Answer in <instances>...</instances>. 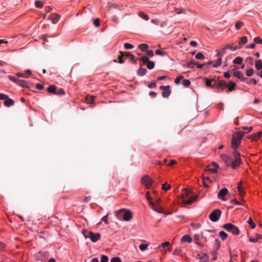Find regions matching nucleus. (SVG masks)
I'll use <instances>...</instances> for the list:
<instances>
[{
  "label": "nucleus",
  "instance_id": "obj_1",
  "mask_svg": "<svg viewBox=\"0 0 262 262\" xmlns=\"http://www.w3.org/2000/svg\"><path fill=\"white\" fill-rule=\"evenodd\" d=\"M244 134L245 132H236L233 134L231 140V147L234 150H236L238 148Z\"/></svg>",
  "mask_w": 262,
  "mask_h": 262
},
{
  "label": "nucleus",
  "instance_id": "obj_2",
  "mask_svg": "<svg viewBox=\"0 0 262 262\" xmlns=\"http://www.w3.org/2000/svg\"><path fill=\"white\" fill-rule=\"evenodd\" d=\"M115 216L119 220H123L125 221H128L133 218L131 211L125 209H121L116 211Z\"/></svg>",
  "mask_w": 262,
  "mask_h": 262
},
{
  "label": "nucleus",
  "instance_id": "obj_3",
  "mask_svg": "<svg viewBox=\"0 0 262 262\" xmlns=\"http://www.w3.org/2000/svg\"><path fill=\"white\" fill-rule=\"evenodd\" d=\"M85 238H89L93 242H96L100 238V234L99 233H93L91 231L83 229L82 231Z\"/></svg>",
  "mask_w": 262,
  "mask_h": 262
},
{
  "label": "nucleus",
  "instance_id": "obj_4",
  "mask_svg": "<svg viewBox=\"0 0 262 262\" xmlns=\"http://www.w3.org/2000/svg\"><path fill=\"white\" fill-rule=\"evenodd\" d=\"M233 156H234V159L233 161H231L230 165L233 169H235L238 167L242 162L241 158V154L237 150H234L233 152Z\"/></svg>",
  "mask_w": 262,
  "mask_h": 262
},
{
  "label": "nucleus",
  "instance_id": "obj_5",
  "mask_svg": "<svg viewBox=\"0 0 262 262\" xmlns=\"http://www.w3.org/2000/svg\"><path fill=\"white\" fill-rule=\"evenodd\" d=\"M222 227L227 231L232 232V233L234 235H237L240 233V231L238 227L231 223L225 224Z\"/></svg>",
  "mask_w": 262,
  "mask_h": 262
},
{
  "label": "nucleus",
  "instance_id": "obj_6",
  "mask_svg": "<svg viewBox=\"0 0 262 262\" xmlns=\"http://www.w3.org/2000/svg\"><path fill=\"white\" fill-rule=\"evenodd\" d=\"M222 214V211L220 209H215L212 211L209 215L210 220L213 222H217Z\"/></svg>",
  "mask_w": 262,
  "mask_h": 262
},
{
  "label": "nucleus",
  "instance_id": "obj_7",
  "mask_svg": "<svg viewBox=\"0 0 262 262\" xmlns=\"http://www.w3.org/2000/svg\"><path fill=\"white\" fill-rule=\"evenodd\" d=\"M141 183L148 189L151 186L153 181L148 175H145L141 179Z\"/></svg>",
  "mask_w": 262,
  "mask_h": 262
},
{
  "label": "nucleus",
  "instance_id": "obj_8",
  "mask_svg": "<svg viewBox=\"0 0 262 262\" xmlns=\"http://www.w3.org/2000/svg\"><path fill=\"white\" fill-rule=\"evenodd\" d=\"M214 86L221 89L222 90H224L225 88H227L228 84L227 82L223 80L216 79L214 81Z\"/></svg>",
  "mask_w": 262,
  "mask_h": 262
},
{
  "label": "nucleus",
  "instance_id": "obj_9",
  "mask_svg": "<svg viewBox=\"0 0 262 262\" xmlns=\"http://www.w3.org/2000/svg\"><path fill=\"white\" fill-rule=\"evenodd\" d=\"M160 89L163 90L162 95L163 97L167 98L170 95L171 91L170 90L169 85H161L160 86Z\"/></svg>",
  "mask_w": 262,
  "mask_h": 262
},
{
  "label": "nucleus",
  "instance_id": "obj_10",
  "mask_svg": "<svg viewBox=\"0 0 262 262\" xmlns=\"http://www.w3.org/2000/svg\"><path fill=\"white\" fill-rule=\"evenodd\" d=\"M150 205H151V207H152V209L154 210L155 211H157L160 213H164V214H167L165 211L163 210V208L157 204H155L153 202H150ZM170 213H168V214H170Z\"/></svg>",
  "mask_w": 262,
  "mask_h": 262
},
{
  "label": "nucleus",
  "instance_id": "obj_11",
  "mask_svg": "<svg viewBox=\"0 0 262 262\" xmlns=\"http://www.w3.org/2000/svg\"><path fill=\"white\" fill-rule=\"evenodd\" d=\"M228 192V189L226 188H224L222 189L218 193L217 196L219 199L222 200L223 201L227 200L225 199V196L227 194Z\"/></svg>",
  "mask_w": 262,
  "mask_h": 262
},
{
  "label": "nucleus",
  "instance_id": "obj_12",
  "mask_svg": "<svg viewBox=\"0 0 262 262\" xmlns=\"http://www.w3.org/2000/svg\"><path fill=\"white\" fill-rule=\"evenodd\" d=\"M233 75L243 81H247L248 80L247 78L244 77L241 72L239 71H234Z\"/></svg>",
  "mask_w": 262,
  "mask_h": 262
},
{
  "label": "nucleus",
  "instance_id": "obj_13",
  "mask_svg": "<svg viewBox=\"0 0 262 262\" xmlns=\"http://www.w3.org/2000/svg\"><path fill=\"white\" fill-rule=\"evenodd\" d=\"M197 198H198V195H195V196L190 197L187 200H183V203L185 205H190L196 200Z\"/></svg>",
  "mask_w": 262,
  "mask_h": 262
},
{
  "label": "nucleus",
  "instance_id": "obj_14",
  "mask_svg": "<svg viewBox=\"0 0 262 262\" xmlns=\"http://www.w3.org/2000/svg\"><path fill=\"white\" fill-rule=\"evenodd\" d=\"M222 160L226 163L227 166H230L231 163V159L227 155H221V156Z\"/></svg>",
  "mask_w": 262,
  "mask_h": 262
},
{
  "label": "nucleus",
  "instance_id": "obj_15",
  "mask_svg": "<svg viewBox=\"0 0 262 262\" xmlns=\"http://www.w3.org/2000/svg\"><path fill=\"white\" fill-rule=\"evenodd\" d=\"M198 256L200 259V262H207L209 259V256L206 253L198 254Z\"/></svg>",
  "mask_w": 262,
  "mask_h": 262
},
{
  "label": "nucleus",
  "instance_id": "obj_16",
  "mask_svg": "<svg viewBox=\"0 0 262 262\" xmlns=\"http://www.w3.org/2000/svg\"><path fill=\"white\" fill-rule=\"evenodd\" d=\"M262 134L261 132H259L257 133H256L255 134L251 135L249 137V139H251L253 140H257L261 138Z\"/></svg>",
  "mask_w": 262,
  "mask_h": 262
},
{
  "label": "nucleus",
  "instance_id": "obj_17",
  "mask_svg": "<svg viewBox=\"0 0 262 262\" xmlns=\"http://www.w3.org/2000/svg\"><path fill=\"white\" fill-rule=\"evenodd\" d=\"M59 18V15L57 14H52L50 16V19L52 20L53 24H56Z\"/></svg>",
  "mask_w": 262,
  "mask_h": 262
},
{
  "label": "nucleus",
  "instance_id": "obj_18",
  "mask_svg": "<svg viewBox=\"0 0 262 262\" xmlns=\"http://www.w3.org/2000/svg\"><path fill=\"white\" fill-rule=\"evenodd\" d=\"M31 75V71L30 70H27L25 71V73H17L16 75L18 77H24L28 78L30 75Z\"/></svg>",
  "mask_w": 262,
  "mask_h": 262
},
{
  "label": "nucleus",
  "instance_id": "obj_19",
  "mask_svg": "<svg viewBox=\"0 0 262 262\" xmlns=\"http://www.w3.org/2000/svg\"><path fill=\"white\" fill-rule=\"evenodd\" d=\"M47 91L52 94L55 95L57 91V87L55 85H50L49 86Z\"/></svg>",
  "mask_w": 262,
  "mask_h": 262
},
{
  "label": "nucleus",
  "instance_id": "obj_20",
  "mask_svg": "<svg viewBox=\"0 0 262 262\" xmlns=\"http://www.w3.org/2000/svg\"><path fill=\"white\" fill-rule=\"evenodd\" d=\"M204 79H205V84L207 86H211L212 88L214 87L213 84H214V81H215L216 79H208L207 78H205Z\"/></svg>",
  "mask_w": 262,
  "mask_h": 262
},
{
  "label": "nucleus",
  "instance_id": "obj_21",
  "mask_svg": "<svg viewBox=\"0 0 262 262\" xmlns=\"http://www.w3.org/2000/svg\"><path fill=\"white\" fill-rule=\"evenodd\" d=\"M4 104L5 105V106H6L7 107H10L11 106H13L14 105V101L8 98L7 99H6L5 102H4Z\"/></svg>",
  "mask_w": 262,
  "mask_h": 262
},
{
  "label": "nucleus",
  "instance_id": "obj_22",
  "mask_svg": "<svg viewBox=\"0 0 262 262\" xmlns=\"http://www.w3.org/2000/svg\"><path fill=\"white\" fill-rule=\"evenodd\" d=\"M236 86V83L232 81H229V84H228V91H230V92H231L232 91H234V88Z\"/></svg>",
  "mask_w": 262,
  "mask_h": 262
},
{
  "label": "nucleus",
  "instance_id": "obj_23",
  "mask_svg": "<svg viewBox=\"0 0 262 262\" xmlns=\"http://www.w3.org/2000/svg\"><path fill=\"white\" fill-rule=\"evenodd\" d=\"M247 42V38L246 36H243L241 37L239 40L238 45L240 48L242 47V46L245 45Z\"/></svg>",
  "mask_w": 262,
  "mask_h": 262
},
{
  "label": "nucleus",
  "instance_id": "obj_24",
  "mask_svg": "<svg viewBox=\"0 0 262 262\" xmlns=\"http://www.w3.org/2000/svg\"><path fill=\"white\" fill-rule=\"evenodd\" d=\"M225 47H226V49H227V50L230 49L232 51H235L237 49H240V47H237L236 46H235L234 45V43H232L231 45H228L226 46Z\"/></svg>",
  "mask_w": 262,
  "mask_h": 262
},
{
  "label": "nucleus",
  "instance_id": "obj_25",
  "mask_svg": "<svg viewBox=\"0 0 262 262\" xmlns=\"http://www.w3.org/2000/svg\"><path fill=\"white\" fill-rule=\"evenodd\" d=\"M181 242H187L188 243H191L192 242V238L189 235H185L182 237Z\"/></svg>",
  "mask_w": 262,
  "mask_h": 262
},
{
  "label": "nucleus",
  "instance_id": "obj_26",
  "mask_svg": "<svg viewBox=\"0 0 262 262\" xmlns=\"http://www.w3.org/2000/svg\"><path fill=\"white\" fill-rule=\"evenodd\" d=\"M18 84L21 86L22 87L29 88V83L27 81L19 79L18 81Z\"/></svg>",
  "mask_w": 262,
  "mask_h": 262
},
{
  "label": "nucleus",
  "instance_id": "obj_27",
  "mask_svg": "<svg viewBox=\"0 0 262 262\" xmlns=\"http://www.w3.org/2000/svg\"><path fill=\"white\" fill-rule=\"evenodd\" d=\"M227 49H226V47L222 48L221 51L216 50V52H217L216 56H223L225 53H226V50Z\"/></svg>",
  "mask_w": 262,
  "mask_h": 262
},
{
  "label": "nucleus",
  "instance_id": "obj_28",
  "mask_svg": "<svg viewBox=\"0 0 262 262\" xmlns=\"http://www.w3.org/2000/svg\"><path fill=\"white\" fill-rule=\"evenodd\" d=\"M139 48H140L142 51L145 52L147 51L148 46L147 44L142 43L139 45Z\"/></svg>",
  "mask_w": 262,
  "mask_h": 262
},
{
  "label": "nucleus",
  "instance_id": "obj_29",
  "mask_svg": "<svg viewBox=\"0 0 262 262\" xmlns=\"http://www.w3.org/2000/svg\"><path fill=\"white\" fill-rule=\"evenodd\" d=\"M147 72V70L145 68H140L137 71V74L140 76L144 75Z\"/></svg>",
  "mask_w": 262,
  "mask_h": 262
},
{
  "label": "nucleus",
  "instance_id": "obj_30",
  "mask_svg": "<svg viewBox=\"0 0 262 262\" xmlns=\"http://www.w3.org/2000/svg\"><path fill=\"white\" fill-rule=\"evenodd\" d=\"M218 58L216 60V62L215 64H213V67L217 68L221 65L222 63V57L217 56Z\"/></svg>",
  "mask_w": 262,
  "mask_h": 262
},
{
  "label": "nucleus",
  "instance_id": "obj_31",
  "mask_svg": "<svg viewBox=\"0 0 262 262\" xmlns=\"http://www.w3.org/2000/svg\"><path fill=\"white\" fill-rule=\"evenodd\" d=\"M123 52H120V55H119L118 57V62L120 63H123L124 62L125 60L123 59Z\"/></svg>",
  "mask_w": 262,
  "mask_h": 262
},
{
  "label": "nucleus",
  "instance_id": "obj_32",
  "mask_svg": "<svg viewBox=\"0 0 262 262\" xmlns=\"http://www.w3.org/2000/svg\"><path fill=\"white\" fill-rule=\"evenodd\" d=\"M219 236L222 240H225L228 236V235L224 231H222L219 233Z\"/></svg>",
  "mask_w": 262,
  "mask_h": 262
},
{
  "label": "nucleus",
  "instance_id": "obj_33",
  "mask_svg": "<svg viewBox=\"0 0 262 262\" xmlns=\"http://www.w3.org/2000/svg\"><path fill=\"white\" fill-rule=\"evenodd\" d=\"M242 61L243 59L241 57H237L234 59L233 62L235 64H241Z\"/></svg>",
  "mask_w": 262,
  "mask_h": 262
},
{
  "label": "nucleus",
  "instance_id": "obj_34",
  "mask_svg": "<svg viewBox=\"0 0 262 262\" xmlns=\"http://www.w3.org/2000/svg\"><path fill=\"white\" fill-rule=\"evenodd\" d=\"M205 170L206 171H210L212 173H216L217 171V169H216V167H215V168H210V166H207L206 167Z\"/></svg>",
  "mask_w": 262,
  "mask_h": 262
},
{
  "label": "nucleus",
  "instance_id": "obj_35",
  "mask_svg": "<svg viewBox=\"0 0 262 262\" xmlns=\"http://www.w3.org/2000/svg\"><path fill=\"white\" fill-rule=\"evenodd\" d=\"M255 68L257 70L262 69V61L261 60L256 61L255 63Z\"/></svg>",
  "mask_w": 262,
  "mask_h": 262
},
{
  "label": "nucleus",
  "instance_id": "obj_36",
  "mask_svg": "<svg viewBox=\"0 0 262 262\" xmlns=\"http://www.w3.org/2000/svg\"><path fill=\"white\" fill-rule=\"evenodd\" d=\"M184 194L182 195L183 198H184V195H185L186 196H188L190 194L192 193V191L191 190H190L189 188H185V189H184Z\"/></svg>",
  "mask_w": 262,
  "mask_h": 262
},
{
  "label": "nucleus",
  "instance_id": "obj_37",
  "mask_svg": "<svg viewBox=\"0 0 262 262\" xmlns=\"http://www.w3.org/2000/svg\"><path fill=\"white\" fill-rule=\"evenodd\" d=\"M139 15L140 17H141L142 18L144 19L145 20H148L149 19V17L148 16V15L145 14L143 12H140L139 14Z\"/></svg>",
  "mask_w": 262,
  "mask_h": 262
},
{
  "label": "nucleus",
  "instance_id": "obj_38",
  "mask_svg": "<svg viewBox=\"0 0 262 262\" xmlns=\"http://www.w3.org/2000/svg\"><path fill=\"white\" fill-rule=\"evenodd\" d=\"M154 67H155V63L153 61H149L147 63V68L148 69L151 70V69H154Z\"/></svg>",
  "mask_w": 262,
  "mask_h": 262
},
{
  "label": "nucleus",
  "instance_id": "obj_39",
  "mask_svg": "<svg viewBox=\"0 0 262 262\" xmlns=\"http://www.w3.org/2000/svg\"><path fill=\"white\" fill-rule=\"evenodd\" d=\"M196 62L192 60L187 63V67L188 68H193L194 66H196Z\"/></svg>",
  "mask_w": 262,
  "mask_h": 262
},
{
  "label": "nucleus",
  "instance_id": "obj_40",
  "mask_svg": "<svg viewBox=\"0 0 262 262\" xmlns=\"http://www.w3.org/2000/svg\"><path fill=\"white\" fill-rule=\"evenodd\" d=\"M140 61H142L144 64L147 63L149 60L147 57L143 56L140 59Z\"/></svg>",
  "mask_w": 262,
  "mask_h": 262
},
{
  "label": "nucleus",
  "instance_id": "obj_41",
  "mask_svg": "<svg viewBox=\"0 0 262 262\" xmlns=\"http://www.w3.org/2000/svg\"><path fill=\"white\" fill-rule=\"evenodd\" d=\"M195 58L197 59L202 60L205 58V56L202 53L199 52L196 54Z\"/></svg>",
  "mask_w": 262,
  "mask_h": 262
},
{
  "label": "nucleus",
  "instance_id": "obj_42",
  "mask_svg": "<svg viewBox=\"0 0 262 262\" xmlns=\"http://www.w3.org/2000/svg\"><path fill=\"white\" fill-rule=\"evenodd\" d=\"M156 55L164 56L166 55V52L160 50H157L155 52Z\"/></svg>",
  "mask_w": 262,
  "mask_h": 262
},
{
  "label": "nucleus",
  "instance_id": "obj_43",
  "mask_svg": "<svg viewBox=\"0 0 262 262\" xmlns=\"http://www.w3.org/2000/svg\"><path fill=\"white\" fill-rule=\"evenodd\" d=\"M95 99V97L92 96L90 97H88L86 101L88 103L93 104Z\"/></svg>",
  "mask_w": 262,
  "mask_h": 262
},
{
  "label": "nucleus",
  "instance_id": "obj_44",
  "mask_svg": "<svg viewBox=\"0 0 262 262\" xmlns=\"http://www.w3.org/2000/svg\"><path fill=\"white\" fill-rule=\"evenodd\" d=\"M170 187L171 186L167 183H164L162 185V189L164 191H167Z\"/></svg>",
  "mask_w": 262,
  "mask_h": 262
},
{
  "label": "nucleus",
  "instance_id": "obj_45",
  "mask_svg": "<svg viewBox=\"0 0 262 262\" xmlns=\"http://www.w3.org/2000/svg\"><path fill=\"white\" fill-rule=\"evenodd\" d=\"M148 246V245H147V244H142L140 245L139 249L141 251H145L147 249Z\"/></svg>",
  "mask_w": 262,
  "mask_h": 262
},
{
  "label": "nucleus",
  "instance_id": "obj_46",
  "mask_svg": "<svg viewBox=\"0 0 262 262\" xmlns=\"http://www.w3.org/2000/svg\"><path fill=\"white\" fill-rule=\"evenodd\" d=\"M183 76L182 75L178 76L175 79L174 82L176 84H179L180 83V81L183 79Z\"/></svg>",
  "mask_w": 262,
  "mask_h": 262
},
{
  "label": "nucleus",
  "instance_id": "obj_47",
  "mask_svg": "<svg viewBox=\"0 0 262 262\" xmlns=\"http://www.w3.org/2000/svg\"><path fill=\"white\" fill-rule=\"evenodd\" d=\"M64 94H65V92H64V90L62 89H59L58 90H57L55 95H63Z\"/></svg>",
  "mask_w": 262,
  "mask_h": 262
},
{
  "label": "nucleus",
  "instance_id": "obj_48",
  "mask_svg": "<svg viewBox=\"0 0 262 262\" xmlns=\"http://www.w3.org/2000/svg\"><path fill=\"white\" fill-rule=\"evenodd\" d=\"M244 23L242 21H238L235 24V28L236 30H239L243 26Z\"/></svg>",
  "mask_w": 262,
  "mask_h": 262
},
{
  "label": "nucleus",
  "instance_id": "obj_49",
  "mask_svg": "<svg viewBox=\"0 0 262 262\" xmlns=\"http://www.w3.org/2000/svg\"><path fill=\"white\" fill-rule=\"evenodd\" d=\"M254 43H259V44H261L262 45V39H261L259 37L257 36V37H256L254 39Z\"/></svg>",
  "mask_w": 262,
  "mask_h": 262
},
{
  "label": "nucleus",
  "instance_id": "obj_50",
  "mask_svg": "<svg viewBox=\"0 0 262 262\" xmlns=\"http://www.w3.org/2000/svg\"><path fill=\"white\" fill-rule=\"evenodd\" d=\"M248 224L251 226L252 229H253L255 227V224L251 218H250L248 221Z\"/></svg>",
  "mask_w": 262,
  "mask_h": 262
},
{
  "label": "nucleus",
  "instance_id": "obj_51",
  "mask_svg": "<svg viewBox=\"0 0 262 262\" xmlns=\"http://www.w3.org/2000/svg\"><path fill=\"white\" fill-rule=\"evenodd\" d=\"M183 84L186 87H188L190 84V81L188 79H185L183 81Z\"/></svg>",
  "mask_w": 262,
  "mask_h": 262
},
{
  "label": "nucleus",
  "instance_id": "obj_52",
  "mask_svg": "<svg viewBox=\"0 0 262 262\" xmlns=\"http://www.w3.org/2000/svg\"><path fill=\"white\" fill-rule=\"evenodd\" d=\"M8 78L11 81H12L16 83H18V81L19 80V79H17V78L12 76H9Z\"/></svg>",
  "mask_w": 262,
  "mask_h": 262
},
{
  "label": "nucleus",
  "instance_id": "obj_53",
  "mask_svg": "<svg viewBox=\"0 0 262 262\" xmlns=\"http://www.w3.org/2000/svg\"><path fill=\"white\" fill-rule=\"evenodd\" d=\"M124 47L125 49H132L133 48L134 46L129 43H125L124 44Z\"/></svg>",
  "mask_w": 262,
  "mask_h": 262
},
{
  "label": "nucleus",
  "instance_id": "obj_54",
  "mask_svg": "<svg viewBox=\"0 0 262 262\" xmlns=\"http://www.w3.org/2000/svg\"><path fill=\"white\" fill-rule=\"evenodd\" d=\"M35 5L37 8H41L43 6L42 3L39 1H36Z\"/></svg>",
  "mask_w": 262,
  "mask_h": 262
},
{
  "label": "nucleus",
  "instance_id": "obj_55",
  "mask_svg": "<svg viewBox=\"0 0 262 262\" xmlns=\"http://www.w3.org/2000/svg\"><path fill=\"white\" fill-rule=\"evenodd\" d=\"M111 262H122V261L121 260L120 258H119V257H114L111 259Z\"/></svg>",
  "mask_w": 262,
  "mask_h": 262
},
{
  "label": "nucleus",
  "instance_id": "obj_56",
  "mask_svg": "<svg viewBox=\"0 0 262 262\" xmlns=\"http://www.w3.org/2000/svg\"><path fill=\"white\" fill-rule=\"evenodd\" d=\"M108 258L106 255H102L101 258V262H108Z\"/></svg>",
  "mask_w": 262,
  "mask_h": 262
},
{
  "label": "nucleus",
  "instance_id": "obj_57",
  "mask_svg": "<svg viewBox=\"0 0 262 262\" xmlns=\"http://www.w3.org/2000/svg\"><path fill=\"white\" fill-rule=\"evenodd\" d=\"M253 70L252 69H250L246 71V75L248 76H251L253 75Z\"/></svg>",
  "mask_w": 262,
  "mask_h": 262
},
{
  "label": "nucleus",
  "instance_id": "obj_58",
  "mask_svg": "<svg viewBox=\"0 0 262 262\" xmlns=\"http://www.w3.org/2000/svg\"><path fill=\"white\" fill-rule=\"evenodd\" d=\"M9 98L8 96L2 93L0 94V100H6Z\"/></svg>",
  "mask_w": 262,
  "mask_h": 262
},
{
  "label": "nucleus",
  "instance_id": "obj_59",
  "mask_svg": "<svg viewBox=\"0 0 262 262\" xmlns=\"http://www.w3.org/2000/svg\"><path fill=\"white\" fill-rule=\"evenodd\" d=\"M107 218H108V214H106V215L104 216L101 219V221L102 222H104L106 225L108 224V223H109Z\"/></svg>",
  "mask_w": 262,
  "mask_h": 262
},
{
  "label": "nucleus",
  "instance_id": "obj_60",
  "mask_svg": "<svg viewBox=\"0 0 262 262\" xmlns=\"http://www.w3.org/2000/svg\"><path fill=\"white\" fill-rule=\"evenodd\" d=\"M177 163V162L176 161H175L174 160H171L170 161V162L168 164H166V165L167 166H172L173 165L176 164Z\"/></svg>",
  "mask_w": 262,
  "mask_h": 262
},
{
  "label": "nucleus",
  "instance_id": "obj_61",
  "mask_svg": "<svg viewBox=\"0 0 262 262\" xmlns=\"http://www.w3.org/2000/svg\"><path fill=\"white\" fill-rule=\"evenodd\" d=\"M123 57H125L126 58L127 57L130 58V55L132 54L130 52H123Z\"/></svg>",
  "mask_w": 262,
  "mask_h": 262
},
{
  "label": "nucleus",
  "instance_id": "obj_62",
  "mask_svg": "<svg viewBox=\"0 0 262 262\" xmlns=\"http://www.w3.org/2000/svg\"><path fill=\"white\" fill-rule=\"evenodd\" d=\"M94 25L96 26V27H98L100 25V21H99V19L98 18H96L95 19H94Z\"/></svg>",
  "mask_w": 262,
  "mask_h": 262
},
{
  "label": "nucleus",
  "instance_id": "obj_63",
  "mask_svg": "<svg viewBox=\"0 0 262 262\" xmlns=\"http://www.w3.org/2000/svg\"><path fill=\"white\" fill-rule=\"evenodd\" d=\"M157 86V84L155 82H152L148 84V87L150 89L155 88Z\"/></svg>",
  "mask_w": 262,
  "mask_h": 262
},
{
  "label": "nucleus",
  "instance_id": "obj_64",
  "mask_svg": "<svg viewBox=\"0 0 262 262\" xmlns=\"http://www.w3.org/2000/svg\"><path fill=\"white\" fill-rule=\"evenodd\" d=\"M169 242H166L164 243H163L161 244V246L163 247L164 248H165L166 247H167L169 245Z\"/></svg>",
  "mask_w": 262,
  "mask_h": 262
}]
</instances>
